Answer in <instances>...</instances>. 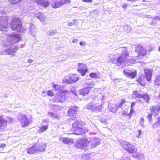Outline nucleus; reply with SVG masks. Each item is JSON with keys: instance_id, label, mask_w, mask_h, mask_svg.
<instances>
[{"instance_id": "nucleus-1", "label": "nucleus", "mask_w": 160, "mask_h": 160, "mask_svg": "<svg viewBox=\"0 0 160 160\" xmlns=\"http://www.w3.org/2000/svg\"><path fill=\"white\" fill-rule=\"evenodd\" d=\"M73 121L72 124V130L73 133L75 135H79L84 134L88 131V128L85 123L81 120H74L70 119Z\"/></svg>"}, {"instance_id": "nucleus-2", "label": "nucleus", "mask_w": 160, "mask_h": 160, "mask_svg": "<svg viewBox=\"0 0 160 160\" xmlns=\"http://www.w3.org/2000/svg\"><path fill=\"white\" fill-rule=\"evenodd\" d=\"M10 28L12 31L17 30V32H22L24 28L22 27V22L20 19L14 18L11 21L10 23Z\"/></svg>"}, {"instance_id": "nucleus-3", "label": "nucleus", "mask_w": 160, "mask_h": 160, "mask_svg": "<svg viewBox=\"0 0 160 160\" xmlns=\"http://www.w3.org/2000/svg\"><path fill=\"white\" fill-rule=\"evenodd\" d=\"M121 145L129 153L134 154L137 151V148L135 146L125 141H122L120 143Z\"/></svg>"}, {"instance_id": "nucleus-4", "label": "nucleus", "mask_w": 160, "mask_h": 160, "mask_svg": "<svg viewBox=\"0 0 160 160\" xmlns=\"http://www.w3.org/2000/svg\"><path fill=\"white\" fill-rule=\"evenodd\" d=\"M129 58V54L126 52H123L118 58L116 63L118 66H119L125 62H127L130 59Z\"/></svg>"}, {"instance_id": "nucleus-5", "label": "nucleus", "mask_w": 160, "mask_h": 160, "mask_svg": "<svg viewBox=\"0 0 160 160\" xmlns=\"http://www.w3.org/2000/svg\"><path fill=\"white\" fill-rule=\"evenodd\" d=\"M32 117L30 116L28 118L26 115H21V117L19 119V121L22 127H26L28 126L32 122Z\"/></svg>"}, {"instance_id": "nucleus-6", "label": "nucleus", "mask_w": 160, "mask_h": 160, "mask_svg": "<svg viewBox=\"0 0 160 160\" xmlns=\"http://www.w3.org/2000/svg\"><path fill=\"white\" fill-rule=\"evenodd\" d=\"M123 73L127 77L133 79L137 76V71L136 69L124 70Z\"/></svg>"}, {"instance_id": "nucleus-7", "label": "nucleus", "mask_w": 160, "mask_h": 160, "mask_svg": "<svg viewBox=\"0 0 160 160\" xmlns=\"http://www.w3.org/2000/svg\"><path fill=\"white\" fill-rule=\"evenodd\" d=\"M135 52L138 53V56H144L147 53V50L144 46L141 44L137 46L135 49Z\"/></svg>"}, {"instance_id": "nucleus-8", "label": "nucleus", "mask_w": 160, "mask_h": 160, "mask_svg": "<svg viewBox=\"0 0 160 160\" xmlns=\"http://www.w3.org/2000/svg\"><path fill=\"white\" fill-rule=\"evenodd\" d=\"M66 96L65 93L63 92H60L58 94H56L53 99L56 102H62L66 100Z\"/></svg>"}, {"instance_id": "nucleus-9", "label": "nucleus", "mask_w": 160, "mask_h": 160, "mask_svg": "<svg viewBox=\"0 0 160 160\" xmlns=\"http://www.w3.org/2000/svg\"><path fill=\"white\" fill-rule=\"evenodd\" d=\"M78 112V108L75 106L70 107L68 110L67 116L69 117H74Z\"/></svg>"}, {"instance_id": "nucleus-10", "label": "nucleus", "mask_w": 160, "mask_h": 160, "mask_svg": "<svg viewBox=\"0 0 160 160\" xmlns=\"http://www.w3.org/2000/svg\"><path fill=\"white\" fill-rule=\"evenodd\" d=\"M79 79L78 75L71 74L69 75L68 79L66 80V82L70 84L75 82Z\"/></svg>"}, {"instance_id": "nucleus-11", "label": "nucleus", "mask_w": 160, "mask_h": 160, "mask_svg": "<svg viewBox=\"0 0 160 160\" xmlns=\"http://www.w3.org/2000/svg\"><path fill=\"white\" fill-rule=\"evenodd\" d=\"M150 110L152 115L156 116L159 113L160 110V107L158 106H152Z\"/></svg>"}, {"instance_id": "nucleus-12", "label": "nucleus", "mask_w": 160, "mask_h": 160, "mask_svg": "<svg viewBox=\"0 0 160 160\" xmlns=\"http://www.w3.org/2000/svg\"><path fill=\"white\" fill-rule=\"evenodd\" d=\"M153 70L150 69L144 70L145 77L148 81H150L152 76Z\"/></svg>"}, {"instance_id": "nucleus-13", "label": "nucleus", "mask_w": 160, "mask_h": 160, "mask_svg": "<svg viewBox=\"0 0 160 160\" xmlns=\"http://www.w3.org/2000/svg\"><path fill=\"white\" fill-rule=\"evenodd\" d=\"M87 145L86 141L84 140H82L77 142L75 146L78 149H82L86 147Z\"/></svg>"}, {"instance_id": "nucleus-14", "label": "nucleus", "mask_w": 160, "mask_h": 160, "mask_svg": "<svg viewBox=\"0 0 160 160\" xmlns=\"http://www.w3.org/2000/svg\"><path fill=\"white\" fill-rule=\"evenodd\" d=\"M38 4L40 5L45 8L48 7L50 3L48 0H34Z\"/></svg>"}, {"instance_id": "nucleus-15", "label": "nucleus", "mask_w": 160, "mask_h": 160, "mask_svg": "<svg viewBox=\"0 0 160 160\" xmlns=\"http://www.w3.org/2000/svg\"><path fill=\"white\" fill-rule=\"evenodd\" d=\"M36 145L37 150L38 152L44 151L45 149L46 144L44 142H38V143H35Z\"/></svg>"}, {"instance_id": "nucleus-16", "label": "nucleus", "mask_w": 160, "mask_h": 160, "mask_svg": "<svg viewBox=\"0 0 160 160\" xmlns=\"http://www.w3.org/2000/svg\"><path fill=\"white\" fill-rule=\"evenodd\" d=\"M59 140L66 144H71L73 143L74 142L73 139L67 137H61L59 138Z\"/></svg>"}, {"instance_id": "nucleus-17", "label": "nucleus", "mask_w": 160, "mask_h": 160, "mask_svg": "<svg viewBox=\"0 0 160 160\" xmlns=\"http://www.w3.org/2000/svg\"><path fill=\"white\" fill-rule=\"evenodd\" d=\"M36 145L35 144H33L32 146L28 148L27 152L29 154H35L38 152Z\"/></svg>"}, {"instance_id": "nucleus-18", "label": "nucleus", "mask_w": 160, "mask_h": 160, "mask_svg": "<svg viewBox=\"0 0 160 160\" xmlns=\"http://www.w3.org/2000/svg\"><path fill=\"white\" fill-rule=\"evenodd\" d=\"M90 89L91 88L88 86L84 87L80 90V94L85 96L89 93Z\"/></svg>"}, {"instance_id": "nucleus-19", "label": "nucleus", "mask_w": 160, "mask_h": 160, "mask_svg": "<svg viewBox=\"0 0 160 160\" xmlns=\"http://www.w3.org/2000/svg\"><path fill=\"white\" fill-rule=\"evenodd\" d=\"M103 107V104L100 102L98 101L95 103L94 111H101Z\"/></svg>"}, {"instance_id": "nucleus-20", "label": "nucleus", "mask_w": 160, "mask_h": 160, "mask_svg": "<svg viewBox=\"0 0 160 160\" xmlns=\"http://www.w3.org/2000/svg\"><path fill=\"white\" fill-rule=\"evenodd\" d=\"M137 81L142 86H144L146 84V82L145 81L144 78L142 76H139Z\"/></svg>"}, {"instance_id": "nucleus-21", "label": "nucleus", "mask_w": 160, "mask_h": 160, "mask_svg": "<svg viewBox=\"0 0 160 160\" xmlns=\"http://www.w3.org/2000/svg\"><path fill=\"white\" fill-rule=\"evenodd\" d=\"M49 123H47V124L42 125L40 127H39L38 131L39 132H43L48 128Z\"/></svg>"}, {"instance_id": "nucleus-22", "label": "nucleus", "mask_w": 160, "mask_h": 160, "mask_svg": "<svg viewBox=\"0 0 160 160\" xmlns=\"http://www.w3.org/2000/svg\"><path fill=\"white\" fill-rule=\"evenodd\" d=\"M141 98H143L147 103L149 102L150 100V97L149 95L147 93L142 94Z\"/></svg>"}, {"instance_id": "nucleus-23", "label": "nucleus", "mask_w": 160, "mask_h": 160, "mask_svg": "<svg viewBox=\"0 0 160 160\" xmlns=\"http://www.w3.org/2000/svg\"><path fill=\"white\" fill-rule=\"evenodd\" d=\"M142 94H140L138 91H134L132 94V96L134 98H141Z\"/></svg>"}, {"instance_id": "nucleus-24", "label": "nucleus", "mask_w": 160, "mask_h": 160, "mask_svg": "<svg viewBox=\"0 0 160 160\" xmlns=\"http://www.w3.org/2000/svg\"><path fill=\"white\" fill-rule=\"evenodd\" d=\"M95 103L93 104L92 102H91L88 104L86 106L87 109L94 111Z\"/></svg>"}, {"instance_id": "nucleus-25", "label": "nucleus", "mask_w": 160, "mask_h": 160, "mask_svg": "<svg viewBox=\"0 0 160 160\" xmlns=\"http://www.w3.org/2000/svg\"><path fill=\"white\" fill-rule=\"evenodd\" d=\"M71 2V0H60L59 3L61 7L63 5L68 4H69Z\"/></svg>"}, {"instance_id": "nucleus-26", "label": "nucleus", "mask_w": 160, "mask_h": 160, "mask_svg": "<svg viewBox=\"0 0 160 160\" xmlns=\"http://www.w3.org/2000/svg\"><path fill=\"white\" fill-rule=\"evenodd\" d=\"M120 101L121 102L118 105V108H122V106L126 102V100L124 98H121Z\"/></svg>"}, {"instance_id": "nucleus-27", "label": "nucleus", "mask_w": 160, "mask_h": 160, "mask_svg": "<svg viewBox=\"0 0 160 160\" xmlns=\"http://www.w3.org/2000/svg\"><path fill=\"white\" fill-rule=\"evenodd\" d=\"M0 122L1 123L0 126H4V125H6L7 123V121L4 119L1 116L0 117Z\"/></svg>"}, {"instance_id": "nucleus-28", "label": "nucleus", "mask_w": 160, "mask_h": 160, "mask_svg": "<svg viewBox=\"0 0 160 160\" xmlns=\"http://www.w3.org/2000/svg\"><path fill=\"white\" fill-rule=\"evenodd\" d=\"M88 71V69L87 68H85V69H83L78 70V71L81 73L82 76H84L86 74V72Z\"/></svg>"}, {"instance_id": "nucleus-29", "label": "nucleus", "mask_w": 160, "mask_h": 160, "mask_svg": "<svg viewBox=\"0 0 160 160\" xmlns=\"http://www.w3.org/2000/svg\"><path fill=\"white\" fill-rule=\"evenodd\" d=\"M52 7L55 8H58L61 7L59 2H56L52 4Z\"/></svg>"}, {"instance_id": "nucleus-30", "label": "nucleus", "mask_w": 160, "mask_h": 160, "mask_svg": "<svg viewBox=\"0 0 160 160\" xmlns=\"http://www.w3.org/2000/svg\"><path fill=\"white\" fill-rule=\"evenodd\" d=\"M89 76L91 78H98V74L95 72H92L90 73Z\"/></svg>"}, {"instance_id": "nucleus-31", "label": "nucleus", "mask_w": 160, "mask_h": 160, "mask_svg": "<svg viewBox=\"0 0 160 160\" xmlns=\"http://www.w3.org/2000/svg\"><path fill=\"white\" fill-rule=\"evenodd\" d=\"M85 68H87L85 64L81 63L78 64V70L83 69H85Z\"/></svg>"}, {"instance_id": "nucleus-32", "label": "nucleus", "mask_w": 160, "mask_h": 160, "mask_svg": "<svg viewBox=\"0 0 160 160\" xmlns=\"http://www.w3.org/2000/svg\"><path fill=\"white\" fill-rule=\"evenodd\" d=\"M49 114L52 118L54 119H59V116L55 115L52 112H50L48 113Z\"/></svg>"}, {"instance_id": "nucleus-33", "label": "nucleus", "mask_w": 160, "mask_h": 160, "mask_svg": "<svg viewBox=\"0 0 160 160\" xmlns=\"http://www.w3.org/2000/svg\"><path fill=\"white\" fill-rule=\"evenodd\" d=\"M154 83L155 85H158L160 84V76L158 77L155 78Z\"/></svg>"}, {"instance_id": "nucleus-34", "label": "nucleus", "mask_w": 160, "mask_h": 160, "mask_svg": "<svg viewBox=\"0 0 160 160\" xmlns=\"http://www.w3.org/2000/svg\"><path fill=\"white\" fill-rule=\"evenodd\" d=\"M22 0H9V1L11 4H15L18 3Z\"/></svg>"}, {"instance_id": "nucleus-35", "label": "nucleus", "mask_w": 160, "mask_h": 160, "mask_svg": "<svg viewBox=\"0 0 160 160\" xmlns=\"http://www.w3.org/2000/svg\"><path fill=\"white\" fill-rule=\"evenodd\" d=\"M47 95L50 97H52L54 96V92L52 90H49L47 91Z\"/></svg>"}, {"instance_id": "nucleus-36", "label": "nucleus", "mask_w": 160, "mask_h": 160, "mask_svg": "<svg viewBox=\"0 0 160 160\" xmlns=\"http://www.w3.org/2000/svg\"><path fill=\"white\" fill-rule=\"evenodd\" d=\"M152 114H149L147 116V118L149 122H152L153 121L152 118Z\"/></svg>"}, {"instance_id": "nucleus-37", "label": "nucleus", "mask_w": 160, "mask_h": 160, "mask_svg": "<svg viewBox=\"0 0 160 160\" xmlns=\"http://www.w3.org/2000/svg\"><path fill=\"white\" fill-rule=\"evenodd\" d=\"M18 47H16L13 48H12L11 49V52L14 53L15 52H16L17 51V50H18Z\"/></svg>"}, {"instance_id": "nucleus-38", "label": "nucleus", "mask_w": 160, "mask_h": 160, "mask_svg": "<svg viewBox=\"0 0 160 160\" xmlns=\"http://www.w3.org/2000/svg\"><path fill=\"white\" fill-rule=\"evenodd\" d=\"M53 87L56 91L58 90L59 89L58 86L57 84H53Z\"/></svg>"}, {"instance_id": "nucleus-39", "label": "nucleus", "mask_w": 160, "mask_h": 160, "mask_svg": "<svg viewBox=\"0 0 160 160\" xmlns=\"http://www.w3.org/2000/svg\"><path fill=\"white\" fill-rule=\"evenodd\" d=\"M133 111V110H132V108H131V110H130L129 114H128V116H129L130 117H131V114L132 113Z\"/></svg>"}, {"instance_id": "nucleus-40", "label": "nucleus", "mask_w": 160, "mask_h": 160, "mask_svg": "<svg viewBox=\"0 0 160 160\" xmlns=\"http://www.w3.org/2000/svg\"><path fill=\"white\" fill-rule=\"evenodd\" d=\"M136 103V102H132L131 103V108H132L135 105Z\"/></svg>"}, {"instance_id": "nucleus-41", "label": "nucleus", "mask_w": 160, "mask_h": 160, "mask_svg": "<svg viewBox=\"0 0 160 160\" xmlns=\"http://www.w3.org/2000/svg\"><path fill=\"white\" fill-rule=\"evenodd\" d=\"M83 2H92V0H82Z\"/></svg>"}, {"instance_id": "nucleus-42", "label": "nucleus", "mask_w": 160, "mask_h": 160, "mask_svg": "<svg viewBox=\"0 0 160 160\" xmlns=\"http://www.w3.org/2000/svg\"><path fill=\"white\" fill-rule=\"evenodd\" d=\"M122 115L124 116H128V114H127L125 111H123Z\"/></svg>"}, {"instance_id": "nucleus-43", "label": "nucleus", "mask_w": 160, "mask_h": 160, "mask_svg": "<svg viewBox=\"0 0 160 160\" xmlns=\"http://www.w3.org/2000/svg\"><path fill=\"white\" fill-rule=\"evenodd\" d=\"M6 146L5 143H2L0 145V148H4Z\"/></svg>"}, {"instance_id": "nucleus-44", "label": "nucleus", "mask_w": 160, "mask_h": 160, "mask_svg": "<svg viewBox=\"0 0 160 160\" xmlns=\"http://www.w3.org/2000/svg\"><path fill=\"white\" fill-rule=\"evenodd\" d=\"M78 41V40L76 38H74L72 40V42L73 43H76Z\"/></svg>"}, {"instance_id": "nucleus-45", "label": "nucleus", "mask_w": 160, "mask_h": 160, "mask_svg": "<svg viewBox=\"0 0 160 160\" xmlns=\"http://www.w3.org/2000/svg\"><path fill=\"white\" fill-rule=\"evenodd\" d=\"M138 132L139 133L138 135L137 136V137H139V136L141 134V131L140 130H139L138 131Z\"/></svg>"}, {"instance_id": "nucleus-46", "label": "nucleus", "mask_w": 160, "mask_h": 160, "mask_svg": "<svg viewBox=\"0 0 160 160\" xmlns=\"http://www.w3.org/2000/svg\"><path fill=\"white\" fill-rule=\"evenodd\" d=\"M80 44L81 46H83L85 45V43L83 42H80Z\"/></svg>"}, {"instance_id": "nucleus-47", "label": "nucleus", "mask_w": 160, "mask_h": 160, "mask_svg": "<svg viewBox=\"0 0 160 160\" xmlns=\"http://www.w3.org/2000/svg\"><path fill=\"white\" fill-rule=\"evenodd\" d=\"M32 62H33L32 60L29 59L28 60V62L29 63H32Z\"/></svg>"}, {"instance_id": "nucleus-48", "label": "nucleus", "mask_w": 160, "mask_h": 160, "mask_svg": "<svg viewBox=\"0 0 160 160\" xmlns=\"http://www.w3.org/2000/svg\"><path fill=\"white\" fill-rule=\"evenodd\" d=\"M72 22H69L68 23V26H70L72 25Z\"/></svg>"}, {"instance_id": "nucleus-49", "label": "nucleus", "mask_w": 160, "mask_h": 160, "mask_svg": "<svg viewBox=\"0 0 160 160\" xmlns=\"http://www.w3.org/2000/svg\"><path fill=\"white\" fill-rule=\"evenodd\" d=\"M158 121H160V116L158 118Z\"/></svg>"}, {"instance_id": "nucleus-50", "label": "nucleus", "mask_w": 160, "mask_h": 160, "mask_svg": "<svg viewBox=\"0 0 160 160\" xmlns=\"http://www.w3.org/2000/svg\"><path fill=\"white\" fill-rule=\"evenodd\" d=\"M38 18L40 20H41V17H40V16H38Z\"/></svg>"}, {"instance_id": "nucleus-51", "label": "nucleus", "mask_w": 160, "mask_h": 160, "mask_svg": "<svg viewBox=\"0 0 160 160\" xmlns=\"http://www.w3.org/2000/svg\"><path fill=\"white\" fill-rule=\"evenodd\" d=\"M158 50L160 52V46L158 47Z\"/></svg>"}, {"instance_id": "nucleus-52", "label": "nucleus", "mask_w": 160, "mask_h": 160, "mask_svg": "<svg viewBox=\"0 0 160 160\" xmlns=\"http://www.w3.org/2000/svg\"><path fill=\"white\" fill-rule=\"evenodd\" d=\"M44 122H47V121H43L42 122V123H43Z\"/></svg>"}]
</instances>
